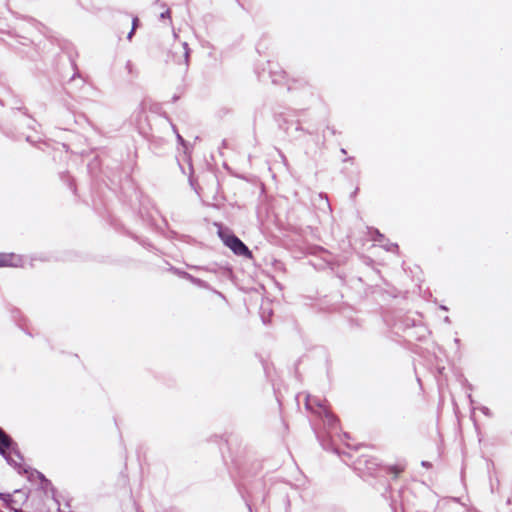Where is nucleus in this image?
Instances as JSON below:
<instances>
[{
    "label": "nucleus",
    "mask_w": 512,
    "mask_h": 512,
    "mask_svg": "<svg viewBox=\"0 0 512 512\" xmlns=\"http://www.w3.org/2000/svg\"><path fill=\"white\" fill-rule=\"evenodd\" d=\"M305 406L307 410H310L311 412L316 413L319 416H322L323 410L327 408L326 405L324 404V401L313 396L306 397Z\"/></svg>",
    "instance_id": "nucleus-3"
},
{
    "label": "nucleus",
    "mask_w": 512,
    "mask_h": 512,
    "mask_svg": "<svg viewBox=\"0 0 512 512\" xmlns=\"http://www.w3.org/2000/svg\"><path fill=\"white\" fill-rule=\"evenodd\" d=\"M37 474H38L39 478L42 480V482H43V483H45V484H50L49 480H47V479L44 477V475H43V474H41V473H39V472H37Z\"/></svg>",
    "instance_id": "nucleus-13"
},
{
    "label": "nucleus",
    "mask_w": 512,
    "mask_h": 512,
    "mask_svg": "<svg viewBox=\"0 0 512 512\" xmlns=\"http://www.w3.org/2000/svg\"><path fill=\"white\" fill-rule=\"evenodd\" d=\"M178 130H174V132L176 133V137H177V140L178 142L182 145L183 147V151H184V154L185 155H188L189 154V149H190V143L187 142L182 135H180L178 132Z\"/></svg>",
    "instance_id": "nucleus-7"
},
{
    "label": "nucleus",
    "mask_w": 512,
    "mask_h": 512,
    "mask_svg": "<svg viewBox=\"0 0 512 512\" xmlns=\"http://www.w3.org/2000/svg\"><path fill=\"white\" fill-rule=\"evenodd\" d=\"M13 254H0V267L12 265Z\"/></svg>",
    "instance_id": "nucleus-9"
},
{
    "label": "nucleus",
    "mask_w": 512,
    "mask_h": 512,
    "mask_svg": "<svg viewBox=\"0 0 512 512\" xmlns=\"http://www.w3.org/2000/svg\"><path fill=\"white\" fill-rule=\"evenodd\" d=\"M321 417L325 418V421L329 426H334L337 422V418L328 410V408L323 410Z\"/></svg>",
    "instance_id": "nucleus-6"
},
{
    "label": "nucleus",
    "mask_w": 512,
    "mask_h": 512,
    "mask_svg": "<svg viewBox=\"0 0 512 512\" xmlns=\"http://www.w3.org/2000/svg\"><path fill=\"white\" fill-rule=\"evenodd\" d=\"M377 235H378V237H379L377 240H379V241H380L382 238H384L383 234H380L378 231H377Z\"/></svg>",
    "instance_id": "nucleus-15"
},
{
    "label": "nucleus",
    "mask_w": 512,
    "mask_h": 512,
    "mask_svg": "<svg viewBox=\"0 0 512 512\" xmlns=\"http://www.w3.org/2000/svg\"><path fill=\"white\" fill-rule=\"evenodd\" d=\"M138 25H139V19H138V17H134V18L132 19V29H131V31L128 33V39H131V38H132V36H133V34H134V32H135L136 28L138 27Z\"/></svg>",
    "instance_id": "nucleus-10"
},
{
    "label": "nucleus",
    "mask_w": 512,
    "mask_h": 512,
    "mask_svg": "<svg viewBox=\"0 0 512 512\" xmlns=\"http://www.w3.org/2000/svg\"><path fill=\"white\" fill-rule=\"evenodd\" d=\"M404 469H405L404 465H400V464L391 465V466L387 467V472L389 474H394L395 477H397L400 473H402L404 471Z\"/></svg>",
    "instance_id": "nucleus-8"
},
{
    "label": "nucleus",
    "mask_w": 512,
    "mask_h": 512,
    "mask_svg": "<svg viewBox=\"0 0 512 512\" xmlns=\"http://www.w3.org/2000/svg\"><path fill=\"white\" fill-rule=\"evenodd\" d=\"M0 499L4 501L7 508L15 511V512H21L20 510L13 507L14 500L12 498V495L9 493H0Z\"/></svg>",
    "instance_id": "nucleus-4"
},
{
    "label": "nucleus",
    "mask_w": 512,
    "mask_h": 512,
    "mask_svg": "<svg viewBox=\"0 0 512 512\" xmlns=\"http://www.w3.org/2000/svg\"><path fill=\"white\" fill-rule=\"evenodd\" d=\"M11 456H12L13 460H15V461H17L19 463L17 466H15V465H12V466L17 468L20 471V469H21V462L23 461V459L20 460L14 453H12Z\"/></svg>",
    "instance_id": "nucleus-12"
},
{
    "label": "nucleus",
    "mask_w": 512,
    "mask_h": 512,
    "mask_svg": "<svg viewBox=\"0 0 512 512\" xmlns=\"http://www.w3.org/2000/svg\"><path fill=\"white\" fill-rule=\"evenodd\" d=\"M184 276L189 279L192 283H195V284H198L200 285L202 283V281L198 278H195L193 277L192 275L188 274V273H184Z\"/></svg>",
    "instance_id": "nucleus-11"
},
{
    "label": "nucleus",
    "mask_w": 512,
    "mask_h": 512,
    "mask_svg": "<svg viewBox=\"0 0 512 512\" xmlns=\"http://www.w3.org/2000/svg\"><path fill=\"white\" fill-rule=\"evenodd\" d=\"M218 235L224 244L234 252V254L252 258V252L249 248L237 236L232 234L229 229H224L220 226Z\"/></svg>",
    "instance_id": "nucleus-1"
},
{
    "label": "nucleus",
    "mask_w": 512,
    "mask_h": 512,
    "mask_svg": "<svg viewBox=\"0 0 512 512\" xmlns=\"http://www.w3.org/2000/svg\"><path fill=\"white\" fill-rule=\"evenodd\" d=\"M12 453L22 460V456L17 449V444L0 428V454L6 459L8 464L17 466L19 463L13 460L11 456Z\"/></svg>",
    "instance_id": "nucleus-2"
},
{
    "label": "nucleus",
    "mask_w": 512,
    "mask_h": 512,
    "mask_svg": "<svg viewBox=\"0 0 512 512\" xmlns=\"http://www.w3.org/2000/svg\"><path fill=\"white\" fill-rule=\"evenodd\" d=\"M341 152H342L343 154H346V150H345V149H341Z\"/></svg>",
    "instance_id": "nucleus-16"
},
{
    "label": "nucleus",
    "mask_w": 512,
    "mask_h": 512,
    "mask_svg": "<svg viewBox=\"0 0 512 512\" xmlns=\"http://www.w3.org/2000/svg\"><path fill=\"white\" fill-rule=\"evenodd\" d=\"M357 464L361 466L362 464H365L367 466V470L369 472H372L375 470V467L377 466V463L374 459H367V458H359L357 460Z\"/></svg>",
    "instance_id": "nucleus-5"
},
{
    "label": "nucleus",
    "mask_w": 512,
    "mask_h": 512,
    "mask_svg": "<svg viewBox=\"0 0 512 512\" xmlns=\"http://www.w3.org/2000/svg\"><path fill=\"white\" fill-rule=\"evenodd\" d=\"M422 465L425 466V467H430L431 466V464L429 462H426V461H423Z\"/></svg>",
    "instance_id": "nucleus-14"
}]
</instances>
